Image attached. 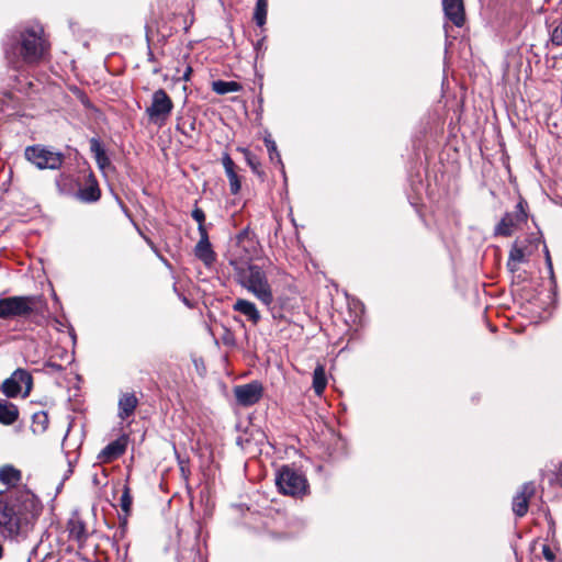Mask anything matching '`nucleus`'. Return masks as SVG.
Masks as SVG:
<instances>
[{"label":"nucleus","instance_id":"obj_3","mask_svg":"<svg viewBox=\"0 0 562 562\" xmlns=\"http://www.w3.org/2000/svg\"><path fill=\"white\" fill-rule=\"evenodd\" d=\"M258 241L248 227L241 229L235 239L234 268L236 281H267L272 276L273 266L268 258L258 257Z\"/></svg>","mask_w":562,"mask_h":562},{"label":"nucleus","instance_id":"obj_26","mask_svg":"<svg viewBox=\"0 0 562 562\" xmlns=\"http://www.w3.org/2000/svg\"><path fill=\"white\" fill-rule=\"evenodd\" d=\"M267 8H268V1L267 0H257L255 12H254V20L258 26H263L267 20Z\"/></svg>","mask_w":562,"mask_h":562},{"label":"nucleus","instance_id":"obj_11","mask_svg":"<svg viewBox=\"0 0 562 562\" xmlns=\"http://www.w3.org/2000/svg\"><path fill=\"white\" fill-rule=\"evenodd\" d=\"M234 394L239 405L251 406L260 401L262 396V387L259 383L251 382L236 386Z\"/></svg>","mask_w":562,"mask_h":562},{"label":"nucleus","instance_id":"obj_2","mask_svg":"<svg viewBox=\"0 0 562 562\" xmlns=\"http://www.w3.org/2000/svg\"><path fill=\"white\" fill-rule=\"evenodd\" d=\"M0 491V527L10 537H25L41 514L37 497L26 488L11 490L7 497Z\"/></svg>","mask_w":562,"mask_h":562},{"label":"nucleus","instance_id":"obj_7","mask_svg":"<svg viewBox=\"0 0 562 562\" xmlns=\"http://www.w3.org/2000/svg\"><path fill=\"white\" fill-rule=\"evenodd\" d=\"M25 158L38 169H58L64 161L61 153L53 151L42 145L26 147Z\"/></svg>","mask_w":562,"mask_h":562},{"label":"nucleus","instance_id":"obj_21","mask_svg":"<svg viewBox=\"0 0 562 562\" xmlns=\"http://www.w3.org/2000/svg\"><path fill=\"white\" fill-rule=\"evenodd\" d=\"M77 195L80 201L91 203L100 199L101 192L97 181L92 179L83 188L79 189Z\"/></svg>","mask_w":562,"mask_h":562},{"label":"nucleus","instance_id":"obj_39","mask_svg":"<svg viewBox=\"0 0 562 562\" xmlns=\"http://www.w3.org/2000/svg\"><path fill=\"white\" fill-rule=\"evenodd\" d=\"M191 74H192V68L191 66H187L182 77H181V80L183 81H189L190 80V77H191Z\"/></svg>","mask_w":562,"mask_h":562},{"label":"nucleus","instance_id":"obj_20","mask_svg":"<svg viewBox=\"0 0 562 562\" xmlns=\"http://www.w3.org/2000/svg\"><path fill=\"white\" fill-rule=\"evenodd\" d=\"M19 417L18 407L8 402L7 400L0 398V423L3 425H12Z\"/></svg>","mask_w":562,"mask_h":562},{"label":"nucleus","instance_id":"obj_6","mask_svg":"<svg viewBox=\"0 0 562 562\" xmlns=\"http://www.w3.org/2000/svg\"><path fill=\"white\" fill-rule=\"evenodd\" d=\"M173 110V102L164 89L156 90L151 95L150 105L146 108L149 121L162 126Z\"/></svg>","mask_w":562,"mask_h":562},{"label":"nucleus","instance_id":"obj_38","mask_svg":"<svg viewBox=\"0 0 562 562\" xmlns=\"http://www.w3.org/2000/svg\"><path fill=\"white\" fill-rule=\"evenodd\" d=\"M543 248H544V252H546V261H547L548 270H549V273H550V278H553V269H552L551 257H550V254H549V250H548L547 246H543Z\"/></svg>","mask_w":562,"mask_h":562},{"label":"nucleus","instance_id":"obj_25","mask_svg":"<svg viewBox=\"0 0 562 562\" xmlns=\"http://www.w3.org/2000/svg\"><path fill=\"white\" fill-rule=\"evenodd\" d=\"M212 89L217 94H227L231 92H238L241 90V85L237 81L216 80L212 83Z\"/></svg>","mask_w":562,"mask_h":562},{"label":"nucleus","instance_id":"obj_4","mask_svg":"<svg viewBox=\"0 0 562 562\" xmlns=\"http://www.w3.org/2000/svg\"><path fill=\"white\" fill-rule=\"evenodd\" d=\"M45 302L38 295H13L0 299L1 319H33L43 315Z\"/></svg>","mask_w":562,"mask_h":562},{"label":"nucleus","instance_id":"obj_35","mask_svg":"<svg viewBox=\"0 0 562 562\" xmlns=\"http://www.w3.org/2000/svg\"><path fill=\"white\" fill-rule=\"evenodd\" d=\"M177 130L181 132L186 137L193 138V132L195 131V124L194 122H190L187 126L186 123L183 124H177Z\"/></svg>","mask_w":562,"mask_h":562},{"label":"nucleus","instance_id":"obj_12","mask_svg":"<svg viewBox=\"0 0 562 562\" xmlns=\"http://www.w3.org/2000/svg\"><path fill=\"white\" fill-rule=\"evenodd\" d=\"M68 538L75 541L79 549H82L89 538L86 524L79 517H72L67 522Z\"/></svg>","mask_w":562,"mask_h":562},{"label":"nucleus","instance_id":"obj_8","mask_svg":"<svg viewBox=\"0 0 562 562\" xmlns=\"http://www.w3.org/2000/svg\"><path fill=\"white\" fill-rule=\"evenodd\" d=\"M540 244L541 239L536 236L517 239L509 251L508 268L514 271L520 263L527 262Z\"/></svg>","mask_w":562,"mask_h":562},{"label":"nucleus","instance_id":"obj_32","mask_svg":"<svg viewBox=\"0 0 562 562\" xmlns=\"http://www.w3.org/2000/svg\"><path fill=\"white\" fill-rule=\"evenodd\" d=\"M14 372L23 373V375L20 376L21 379H16L15 381L18 384H21V390L23 386L25 387L24 396H27L32 389V375L23 369H16Z\"/></svg>","mask_w":562,"mask_h":562},{"label":"nucleus","instance_id":"obj_23","mask_svg":"<svg viewBox=\"0 0 562 562\" xmlns=\"http://www.w3.org/2000/svg\"><path fill=\"white\" fill-rule=\"evenodd\" d=\"M327 385L325 367L321 363L316 366L313 372V390L316 395L321 396Z\"/></svg>","mask_w":562,"mask_h":562},{"label":"nucleus","instance_id":"obj_15","mask_svg":"<svg viewBox=\"0 0 562 562\" xmlns=\"http://www.w3.org/2000/svg\"><path fill=\"white\" fill-rule=\"evenodd\" d=\"M445 15L456 26L460 27L464 23V7L462 0H442Z\"/></svg>","mask_w":562,"mask_h":562},{"label":"nucleus","instance_id":"obj_37","mask_svg":"<svg viewBox=\"0 0 562 562\" xmlns=\"http://www.w3.org/2000/svg\"><path fill=\"white\" fill-rule=\"evenodd\" d=\"M542 554L544 557V559L548 561V562H554L555 560V555L554 553L552 552V550L550 549L549 546L544 544L542 547Z\"/></svg>","mask_w":562,"mask_h":562},{"label":"nucleus","instance_id":"obj_5","mask_svg":"<svg viewBox=\"0 0 562 562\" xmlns=\"http://www.w3.org/2000/svg\"><path fill=\"white\" fill-rule=\"evenodd\" d=\"M276 485L280 493L293 497H302L308 493L305 475L289 465L279 469L276 474Z\"/></svg>","mask_w":562,"mask_h":562},{"label":"nucleus","instance_id":"obj_14","mask_svg":"<svg viewBox=\"0 0 562 562\" xmlns=\"http://www.w3.org/2000/svg\"><path fill=\"white\" fill-rule=\"evenodd\" d=\"M194 256L207 267L215 262L216 254L213 250L209 234L200 235V239L194 247Z\"/></svg>","mask_w":562,"mask_h":562},{"label":"nucleus","instance_id":"obj_9","mask_svg":"<svg viewBox=\"0 0 562 562\" xmlns=\"http://www.w3.org/2000/svg\"><path fill=\"white\" fill-rule=\"evenodd\" d=\"M526 202L520 200L515 211L506 213L495 226L494 233L499 236H510L516 227L527 221Z\"/></svg>","mask_w":562,"mask_h":562},{"label":"nucleus","instance_id":"obj_34","mask_svg":"<svg viewBox=\"0 0 562 562\" xmlns=\"http://www.w3.org/2000/svg\"><path fill=\"white\" fill-rule=\"evenodd\" d=\"M551 42L555 46H562V20L551 32Z\"/></svg>","mask_w":562,"mask_h":562},{"label":"nucleus","instance_id":"obj_30","mask_svg":"<svg viewBox=\"0 0 562 562\" xmlns=\"http://www.w3.org/2000/svg\"><path fill=\"white\" fill-rule=\"evenodd\" d=\"M191 216L198 223L199 235L209 234L207 229H206V227L204 225V222H205V213H204V211L202 209H200V207H194L192 213H191Z\"/></svg>","mask_w":562,"mask_h":562},{"label":"nucleus","instance_id":"obj_22","mask_svg":"<svg viewBox=\"0 0 562 562\" xmlns=\"http://www.w3.org/2000/svg\"><path fill=\"white\" fill-rule=\"evenodd\" d=\"M90 150L94 155L95 161L101 169L110 165L106 153L98 138L93 137L90 139Z\"/></svg>","mask_w":562,"mask_h":562},{"label":"nucleus","instance_id":"obj_40","mask_svg":"<svg viewBox=\"0 0 562 562\" xmlns=\"http://www.w3.org/2000/svg\"><path fill=\"white\" fill-rule=\"evenodd\" d=\"M137 228V232L143 236V238L145 239V241L154 249L155 246H154V243L148 238L146 237L145 235H143V233L140 232V229L136 226Z\"/></svg>","mask_w":562,"mask_h":562},{"label":"nucleus","instance_id":"obj_19","mask_svg":"<svg viewBox=\"0 0 562 562\" xmlns=\"http://www.w3.org/2000/svg\"><path fill=\"white\" fill-rule=\"evenodd\" d=\"M137 398L133 393H124L119 400V417L128 418L137 406Z\"/></svg>","mask_w":562,"mask_h":562},{"label":"nucleus","instance_id":"obj_17","mask_svg":"<svg viewBox=\"0 0 562 562\" xmlns=\"http://www.w3.org/2000/svg\"><path fill=\"white\" fill-rule=\"evenodd\" d=\"M233 310L246 316L254 325L258 324L261 318L256 305L244 299L236 300L233 305Z\"/></svg>","mask_w":562,"mask_h":562},{"label":"nucleus","instance_id":"obj_10","mask_svg":"<svg viewBox=\"0 0 562 562\" xmlns=\"http://www.w3.org/2000/svg\"><path fill=\"white\" fill-rule=\"evenodd\" d=\"M128 442V436L126 434L121 435L117 439L111 441L99 452L98 460L101 463H109L119 459L125 453Z\"/></svg>","mask_w":562,"mask_h":562},{"label":"nucleus","instance_id":"obj_42","mask_svg":"<svg viewBox=\"0 0 562 562\" xmlns=\"http://www.w3.org/2000/svg\"><path fill=\"white\" fill-rule=\"evenodd\" d=\"M148 59H149L150 61H151V60H154V55H153V53H151V52H149V54H148Z\"/></svg>","mask_w":562,"mask_h":562},{"label":"nucleus","instance_id":"obj_29","mask_svg":"<svg viewBox=\"0 0 562 562\" xmlns=\"http://www.w3.org/2000/svg\"><path fill=\"white\" fill-rule=\"evenodd\" d=\"M132 502L131 490L128 485H124L123 493L120 498V506L125 517L130 516L131 514Z\"/></svg>","mask_w":562,"mask_h":562},{"label":"nucleus","instance_id":"obj_27","mask_svg":"<svg viewBox=\"0 0 562 562\" xmlns=\"http://www.w3.org/2000/svg\"><path fill=\"white\" fill-rule=\"evenodd\" d=\"M240 150L244 154L247 165L250 167L252 172L258 176H262L263 172L261 170V164L259 158L247 148H241Z\"/></svg>","mask_w":562,"mask_h":562},{"label":"nucleus","instance_id":"obj_16","mask_svg":"<svg viewBox=\"0 0 562 562\" xmlns=\"http://www.w3.org/2000/svg\"><path fill=\"white\" fill-rule=\"evenodd\" d=\"M246 289L252 293L262 304L270 307L274 301L270 283H244Z\"/></svg>","mask_w":562,"mask_h":562},{"label":"nucleus","instance_id":"obj_43","mask_svg":"<svg viewBox=\"0 0 562 562\" xmlns=\"http://www.w3.org/2000/svg\"><path fill=\"white\" fill-rule=\"evenodd\" d=\"M554 290H555V285L554 286H550L549 292L554 294Z\"/></svg>","mask_w":562,"mask_h":562},{"label":"nucleus","instance_id":"obj_36","mask_svg":"<svg viewBox=\"0 0 562 562\" xmlns=\"http://www.w3.org/2000/svg\"><path fill=\"white\" fill-rule=\"evenodd\" d=\"M222 164H223V167L225 169V172L235 169V162L233 161V159L231 158V156L227 153H225L223 155Z\"/></svg>","mask_w":562,"mask_h":562},{"label":"nucleus","instance_id":"obj_41","mask_svg":"<svg viewBox=\"0 0 562 562\" xmlns=\"http://www.w3.org/2000/svg\"><path fill=\"white\" fill-rule=\"evenodd\" d=\"M182 301H183V303H184L187 306H189V307H192V306H193V305H192V303H191V302H190L186 296H183V297H182Z\"/></svg>","mask_w":562,"mask_h":562},{"label":"nucleus","instance_id":"obj_1","mask_svg":"<svg viewBox=\"0 0 562 562\" xmlns=\"http://www.w3.org/2000/svg\"><path fill=\"white\" fill-rule=\"evenodd\" d=\"M2 49L8 66L22 71L38 65L46 58L49 43L41 25H21L5 34Z\"/></svg>","mask_w":562,"mask_h":562},{"label":"nucleus","instance_id":"obj_31","mask_svg":"<svg viewBox=\"0 0 562 562\" xmlns=\"http://www.w3.org/2000/svg\"><path fill=\"white\" fill-rule=\"evenodd\" d=\"M34 431H45L48 426V416L45 412L35 413L32 417Z\"/></svg>","mask_w":562,"mask_h":562},{"label":"nucleus","instance_id":"obj_44","mask_svg":"<svg viewBox=\"0 0 562 562\" xmlns=\"http://www.w3.org/2000/svg\"><path fill=\"white\" fill-rule=\"evenodd\" d=\"M52 367H53L54 369H60V366H59V364H52Z\"/></svg>","mask_w":562,"mask_h":562},{"label":"nucleus","instance_id":"obj_13","mask_svg":"<svg viewBox=\"0 0 562 562\" xmlns=\"http://www.w3.org/2000/svg\"><path fill=\"white\" fill-rule=\"evenodd\" d=\"M535 484L532 482L525 483L521 490L513 498V512L516 516L522 517L528 510L530 497L535 494Z\"/></svg>","mask_w":562,"mask_h":562},{"label":"nucleus","instance_id":"obj_24","mask_svg":"<svg viewBox=\"0 0 562 562\" xmlns=\"http://www.w3.org/2000/svg\"><path fill=\"white\" fill-rule=\"evenodd\" d=\"M23 373L13 372L10 378L5 379L2 383V392L8 397H15L21 393V384L16 383V379H21Z\"/></svg>","mask_w":562,"mask_h":562},{"label":"nucleus","instance_id":"obj_28","mask_svg":"<svg viewBox=\"0 0 562 562\" xmlns=\"http://www.w3.org/2000/svg\"><path fill=\"white\" fill-rule=\"evenodd\" d=\"M265 145L267 147V150L269 153V158L272 162H277L281 166V169L283 170V165L281 161L280 153L278 151L277 144L274 140H272L269 137L265 138Z\"/></svg>","mask_w":562,"mask_h":562},{"label":"nucleus","instance_id":"obj_18","mask_svg":"<svg viewBox=\"0 0 562 562\" xmlns=\"http://www.w3.org/2000/svg\"><path fill=\"white\" fill-rule=\"evenodd\" d=\"M22 480V473L19 469L11 464L0 468V482L8 486V488L16 487Z\"/></svg>","mask_w":562,"mask_h":562},{"label":"nucleus","instance_id":"obj_33","mask_svg":"<svg viewBox=\"0 0 562 562\" xmlns=\"http://www.w3.org/2000/svg\"><path fill=\"white\" fill-rule=\"evenodd\" d=\"M229 181V190L232 194H237L240 190V181L236 173V170H229L225 172Z\"/></svg>","mask_w":562,"mask_h":562}]
</instances>
